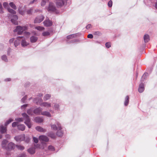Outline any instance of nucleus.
Returning a JSON list of instances; mask_svg holds the SVG:
<instances>
[{
    "mask_svg": "<svg viewBox=\"0 0 157 157\" xmlns=\"http://www.w3.org/2000/svg\"><path fill=\"white\" fill-rule=\"evenodd\" d=\"M18 11L19 14L22 15H24L25 14L26 10L25 8L22 9L21 8H20L18 9Z\"/></svg>",
    "mask_w": 157,
    "mask_h": 157,
    "instance_id": "4be33fe9",
    "label": "nucleus"
},
{
    "mask_svg": "<svg viewBox=\"0 0 157 157\" xmlns=\"http://www.w3.org/2000/svg\"><path fill=\"white\" fill-rule=\"evenodd\" d=\"M51 97L50 94H46L44 97V101H47Z\"/></svg>",
    "mask_w": 157,
    "mask_h": 157,
    "instance_id": "c756f323",
    "label": "nucleus"
},
{
    "mask_svg": "<svg viewBox=\"0 0 157 157\" xmlns=\"http://www.w3.org/2000/svg\"><path fill=\"white\" fill-rule=\"evenodd\" d=\"M25 154H22L18 156V157H25Z\"/></svg>",
    "mask_w": 157,
    "mask_h": 157,
    "instance_id": "69168bd1",
    "label": "nucleus"
},
{
    "mask_svg": "<svg viewBox=\"0 0 157 157\" xmlns=\"http://www.w3.org/2000/svg\"><path fill=\"white\" fill-rule=\"evenodd\" d=\"M7 131V128L2 125L0 126V132L2 133H4L6 132Z\"/></svg>",
    "mask_w": 157,
    "mask_h": 157,
    "instance_id": "aec40b11",
    "label": "nucleus"
},
{
    "mask_svg": "<svg viewBox=\"0 0 157 157\" xmlns=\"http://www.w3.org/2000/svg\"><path fill=\"white\" fill-rule=\"evenodd\" d=\"M91 24H88L86 26V28L87 29H88L91 27Z\"/></svg>",
    "mask_w": 157,
    "mask_h": 157,
    "instance_id": "052dcab7",
    "label": "nucleus"
},
{
    "mask_svg": "<svg viewBox=\"0 0 157 157\" xmlns=\"http://www.w3.org/2000/svg\"><path fill=\"white\" fill-rule=\"evenodd\" d=\"M129 101V97L128 96H127L125 99L124 104L125 106H127L128 105Z\"/></svg>",
    "mask_w": 157,
    "mask_h": 157,
    "instance_id": "c85d7f7f",
    "label": "nucleus"
},
{
    "mask_svg": "<svg viewBox=\"0 0 157 157\" xmlns=\"http://www.w3.org/2000/svg\"><path fill=\"white\" fill-rule=\"evenodd\" d=\"M67 0H57L56 4L58 7H61L66 3Z\"/></svg>",
    "mask_w": 157,
    "mask_h": 157,
    "instance_id": "1a4fd4ad",
    "label": "nucleus"
},
{
    "mask_svg": "<svg viewBox=\"0 0 157 157\" xmlns=\"http://www.w3.org/2000/svg\"><path fill=\"white\" fill-rule=\"evenodd\" d=\"M34 120L36 122L41 123L43 121V119L40 117H36L34 118Z\"/></svg>",
    "mask_w": 157,
    "mask_h": 157,
    "instance_id": "393cba45",
    "label": "nucleus"
},
{
    "mask_svg": "<svg viewBox=\"0 0 157 157\" xmlns=\"http://www.w3.org/2000/svg\"><path fill=\"white\" fill-rule=\"evenodd\" d=\"M48 2V0H42L41 2V5L42 6H44L47 2Z\"/></svg>",
    "mask_w": 157,
    "mask_h": 157,
    "instance_id": "7c9ffc66",
    "label": "nucleus"
},
{
    "mask_svg": "<svg viewBox=\"0 0 157 157\" xmlns=\"http://www.w3.org/2000/svg\"><path fill=\"white\" fill-rule=\"evenodd\" d=\"M41 115L49 117H52V116L50 113L48 111H45L42 112H41Z\"/></svg>",
    "mask_w": 157,
    "mask_h": 157,
    "instance_id": "dca6fc26",
    "label": "nucleus"
},
{
    "mask_svg": "<svg viewBox=\"0 0 157 157\" xmlns=\"http://www.w3.org/2000/svg\"><path fill=\"white\" fill-rule=\"evenodd\" d=\"M33 140L34 142L36 143H37L38 142V138L35 137H33Z\"/></svg>",
    "mask_w": 157,
    "mask_h": 157,
    "instance_id": "5fc2aeb1",
    "label": "nucleus"
},
{
    "mask_svg": "<svg viewBox=\"0 0 157 157\" xmlns=\"http://www.w3.org/2000/svg\"><path fill=\"white\" fill-rule=\"evenodd\" d=\"M50 126L52 130L54 131L61 130L62 128L60 124L58 121H56L54 124L51 123Z\"/></svg>",
    "mask_w": 157,
    "mask_h": 157,
    "instance_id": "f03ea898",
    "label": "nucleus"
},
{
    "mask_svg": "<svg viewBox=\"0 0 157 157\" xmlns=\"http://www.w3.org/2000/svg\"><path fill=\"white\" fill-rule=\"evenodd\" d=\"M8 143V141L4 139L2 141L1 144V146L3 149H7V146L6 145Z\"/></svg>",
    "mask_w": 157,
    "mask_h": 157,
    "instance_id": "f8f14e48",
    "label": "nucleus"
},
{
    "mask_svg": "<svg viewBox=\"0 0 157 157\" xmlns=\"http://www.w3.org/2000/svg\"><path fill=\"white\" fill-rule=\"evenodd\" d=\"M94 34L95 35L97 36H101V32L99 31H96L94 32Z\"/></svg>",
    "mask_w": 157,
    "mask_h": 157,
    "instance_id": "c03bdc74",
    "label": "nucleus"
},
{
    "mask_svg": "<svg viewBox=\"0 0 157 157\" xmlns=\"http://www.w3.org/2000/svg\"><path fill=\"white\" fill-rule=\"evenodd\" d=\"M11 17H12L11 20V22L15 25H18V22L17 20L18 18L17 16L16 15H12L11 16Z\"/></svg>",
    "mask_w": 157,
    "mask_h": 157,
    "instance_id": "423d86ee",
    "label": "nucleus"
},
{
    "mask_svg": "<svg viewBox=\"0 0 157 157\" xmlns=\"http://www.w3.org/2000/svg\"><path fill=\"white\" fill-rule=\"evenodd\" d=\"M144 41L145 43L148 42L150 40V36L148 34H145L144 37Z\"/></svg>",
    "mask_w": 157,
    "mask_h": 157,
    "instance_id": "412c9836",
    "label": "nucleus"
},
{
    "mask_svg": "<svg viewBox=\"0 0 157 157\" xmlns=\"http://www.w3.org/2000/svg\"><path fill=\"white\" fill-rule=\"evenodd\" d=\"M51 103L47 102H44L40 104L42 107H44L47 108H49L51 107Z\"/></svg>",
    "mask_w": 157,
    "mask_h": 157,
    "instance_id": "ddd939ff",
    "label": "nucleus"
},
{
    "mask_svg": "<svg viewBox=\"0 0 157 157\" xmlns=\"http://www.w3.org/2000/svg\"><path fill=\"white\" fill-rule=\"evenodd\" d=\"M11 80V79L10 78H7L5 80V81H10Z\"/></svg>",
    "mask_w": 157,
    "mask_h": 157,
    "instance_id": "338daca9",
    "label": "nucleus"
},
{
    "mask_svg": "<svg viewBox=\"0 0 157 157\" xmlns=\"http://www.w3.org/2000/svg\"><path fill=\"white\" fill-rule=\"evenodd\" d=\"M43 100L42 99L40 98H36L34 100V102H35L37 105L40 104L42 103Z\"/></svg>",
    "mask_w": 157,
    "mask_h": 157,
    "instance_id": "a211bd4d",
    "label": "nucleus"
},
{
    "mask_svg": "<svg viewBox=\"0 0 157 157\" xmlns=\"http://www.w3.org/2000/svg\"><path fill=\"white\" fill-rule=\"evenodd\" d=\"M56 134L58 136H62L63 133L61 130H58L56 132Z\"/></svg>",
    "mask_w": 157,
    "mask_h": 157,
    "instance_id": "473e14b6",
    "label": "nucleus"
},
{
    "mask_svg": "<svg viewBox=\"0 0 157 157\" xmlns=\"http://www.w3.org/2000/svg\"><path fill=\"white\" fill-rule=\"evenodd\" d=\"M23 119L22 118H17L15 119V120L18 122H21L23 121Z\"/></svg>",
    "mask_w": 157,
    "mask_h": 157,
    "instance_id": "de8ad7c7",
    "label": "nucleus"
},
{
    "mask_svg": "<svg viewBox=\"0 0 157 157\" xmlns=\"http://www.w3.org/2000/svg\"><path fill=\"white\" fill-rule=\"evenodd\" d=\"M74 36V34L69 35L67 36V38L68 39H71L73 38Z\"/></svg>",
    "mask_w": 157,
    "mask_h": 157,
    "instance_id": "6e6d98bb",
    "label": "nucleus"
},
{
    "mask_svg": "<svg viewBox=\"0 0 157 157\" xmlns=\"http://www.w3.org/2000/svg\"><path fill=\"white\" fill-rule=\"evenodd\" d=\"M26 98H27L26 96H25L21 99V101L23 103H24L25 101V100L26 99Z\"/></svg>",
    "mask_w": 157,
    "mask_h": 157,
    "instance_id": "4d7b16f0",
    "label": "nucleus"
},
{
    "mask_svg": "<svg viewBox=\"0 0 157 157\" xmlns=\"http://www.w3.org/2000/svg\"><path fill=\"white\" fill-rule=\"evenodd\" d=\"M87 37L88 38L92 39L93 38V36L91 34H89L87 36Z\"/></svg>",
    "mask_w": 157,
    "mask_h": 157,
    "instance_id": "bf43d9fd",
    "label": "nucleus"
},
{
    "mask_svg": "<svg viewBox=\"0 0 157 157\" xmlns=\"http://www.w3.org/2000/svg\"><path fill=\"white\" fill-rule=\"evenodd\" d=\"M17 127L18 129L24 131L25 130V127L24 125L21 124L17 125Z\"/></svg>",
    "mask_w": 157,
    "mask_h": 157,
    "instance_id": "5701e85b",
    "label": "nucleus"
},
{
    "mask_svg": "<svg viewBox=\"0 0 157 157\" xmlns=\"http://www.w3.org/2000/svg\"><path fill=\"white\" fill-rule=\"evenodd\" d=\"M3 6L5 8H6L8 6V4L7 2H4L3 3Z\"/></svg>",
    "mask_w": 157,
    "mask_h": 157,
    "instance_id": "09e8293b",
    "label": "nucleus"
},
{
    "mask_svg": "<svg viewBox=\"0 0 157 157\" xmlns=\"http://www.w3.org/2000/svg\"><path fill=\"white\" fill-rule=\"evenodd\" d=\"M28 27L27 26H17L16 27V29L14 30V32L17 33L18 34H21L23 31L27 29Z\"/></svg>",
    "mask_w": 157,
    "mask_h": 157,
    "instance_id": "7ed1b4c3",
    "label": "nucleus"
},
{
    "mask_svg": "<svg viewBox=\"0 0 157 157\" xmlns=\"http://www.w3.org/2000/svg\"><path fill=\"white\" fill-rule=\"evenodd\" d=\"M48 135L52 138H54L55 137V135L53 133H49L48 134Z\"/></svg>",
    "mask_w": 157,
    "mask_h": 157,
    "instance_id": "37998d69",
    "label": "nucleus"
},
{
    "mask_svg": "<svg viewBox=\"0 0 157 157\" xmlns=\"http://www.w3.org/2000/svg\"><path fill=\"white\" fill-rule=\"evenodd\" d=\"M16 147L18 149L21 150H23L25 149L24 146L20 145H16Z\"/></svg>",
    "mask_w": 157,
    "mask_h": 157,
    "instance_id": "2f4dec72",
    "label": "nucleus"
},
{
    "mask_svg": "<svg viewBox=\"0 0 157 157\" xmlns=\"http://www.w3.org/2000/svg\"><path fill=\"white\" fill-rule=\"evenodd\" d=\"M25 142L26 143H28L29 142L30 139L29 137H27L25 139Z\"/></svg>",
    "mask_w": 157,
    "mask_h": 157,
    "instance_id": "13d9d810",
    "label": "nucleus"
},
{
    "mask_svg": "<svg viewBox=\"0 0 157 157\" xmlns=\"http://www.w3.org/2000/svg\"><path fill=\"white\" fill-rule=\"evenodd\" d=\"M144 90V85L143 83H141L140 84L139 86L138 89V91L140 93L142 92Z\"/></svg>",
    "mask_w": 157,
    "mask_h": 157,
    "instance_id": "6ab92c4d",
    "label": "nucleus"
},
{
    "mask_svg": "<svg viewBox=\"0 0 157 157\" xmlns=\"http://www.w3.org/2000/svg\"><path fill=\"white\" fill-rule=\"evenodd\" d=\"M27 113L29 115H32L33 114V109L31 108L27 111Z\"/></svg>",
    "mask_w": 157,
    "mask_h": 157,
    "instance_id": "c9c22d12",
    "label": "nucleus"
},
{
    "mask_svg": "<svg viewBox=\"0 0 157 157\" xmlns=\"http://www.w3.org/2000/svg\"><path fill=\"white\" fill-rule=\"evenodd\" d=\"M25 139V135L24 134L16 136L14 137V140L17 142H21L24 140Z\"/></svg>",
    "mask_w": 157,
    "mask_h": 157,
    "instance_id": "39448f33",
    "label": "nucleus"
},
{
    "mask_svg": "<svg viewBox=\"0 0 157 157\" xmlns=\"http://www.w3.org/2000/svg\"><path fill=\"white\" fill-rule=\"evenodd\" d=\"M54 108L56 110H59V105L58 104L55 103L54 105Z\"/></svg>",
    "mask_w": 157,
    "mask_h": 157,
    "instance_id": "a19ab883",
    "label": "nucleus"
},
{
    "mask_svg": "<svg viewBox=\"0 0 157 157\" xmlns=\"http://www.w3.org/2000/svg\"><path fill=\"white\" fill-rule=\"evenodd\" d=\"M2 59L6 62L8 61V59L6 55H4L2 56Z\"/></svg>",
    "mask_w": 157,
    "mask_h": 157,
    "instance_id": "58836bf2",
    "label": "nucleus"
},
{
    "mask_svg": "<svg viewBox=\"0 0 157 157\" xmlns=\"http://www.w3.org/2000/svg\"><path fill=\"white\" fill-rule=\"evenodd\" d=\"M14 39L13 38H12L10 39L9 40V42L10 44H11L13 43V41H14Z\"/></svg>",
    "mask_w": 157,
    "mask_h": 157,
    "instance_id": "680f3d73",
    "label": "nucleus"
},
{
    "mask_svg": "<svg viewBox=\"0 0 157 157\" xmlns=\"http://www.w3.org/2000/svg\"><path fill=\"white\" fill-rule=\"evenodd\" d=\"M42 108L40 107H39L33 110V113L37 115L41 114L42 112Z\"/></svg>",
    "mask_w": 157,
    "mask_h": 157,
    "instance_id": "9b49d317",
    "label": "nucleus"
},
{
    "mask_svg": "<svg viewBox=\"0 0 157 157\" xmlns=\"http://www.w3.org/2000/svg\"><path fill=\"white\" fill-rule=\"evenodd\" d=\"M13 121V120L11 119H9V120L7 121L5 124V125L6 126H7L10 123L12 122Z\"/></svg>",
    "mask_w": 157,
    "mask_h": 157,
    "instance_id": "4c0bfd02",
    "label": "nucleus"
},
{
    "mask_svg": "<svg viewBox=\"0 0 157 157\" xmlns=\"http://www.w3.org/2000/svg\"><path fill=\"white\" fill-rule=\"evenodd\" d=\"M39 139L40 141L44 142H48L49 140L48 138L46 136L41 135L39 136Z\"/></svg>",
    "mask_w": 157,
    "mask_h": 157,
    "instance_id": "4468645a",
    "label": "nucleus"
},
{
    "mask_svg": "<svg viewBox=\"0 0 157 157\" xmlns=\"http://www.w3.org/2000/svg\"><path fill=\"white\" fill-rule=\"evenodd\" d=\"M148 74L147 73H145L142 76L141 79L142 82H144V80L147 78V76L148 75Z\"/></svg>",
    "mask_w": 157,
    "mask_h": 157,
    "instance_id": "cd10ccee",
    "label": "nucleus"
},
{
    "mask_svg": "<svg viewBox=\"0 0 157 157\" xmlns=\"http://www.w3.org/2000/svg\"><path fill=\"white\" fill-rule=\"evenodd\" d=\"M11 51L12 49L10 48H9L8 49L7 54L8 55H10V53L11 52Z\"/></svg>",
    "mask_w": 157,
    "mask_h": 157,
    "instance_id": "3c124183",
    "label": "nucleus"
},
{
    "mask_svg": "<svg viewBox=\"0 0 157 157\" xmlns=\"http://www.w3.org/2000/svg\"><path fill=\"white\" fill-rule=\"evenodd\" d=\"M155 7L156 9H157V0L156 1V2L155 3Z\"/></svg>",
    "mask_w": 157,
    "mask_h": 157,
    "instance_id": "774afa93",
    "label": "nucleus"
},
{
    "mask_svg": "<svg viewBox=\"0 0 157 157\" xmlns=\"http://www.w3.org/2000/svg\"><path fill=\"white\" fill-rule=\"evenodd\" d=\"M37 1V0H33L32 1H31L30 2V4H32L34 3L35 2H36Z\"/></svg>",
    "mask_w": 157,
    "mask_h": 157,
    "instance_id": "e2e57ef3",
    "label": "nucleus"
},
{
    "mask_svg": "<svg viewBox=\"0 0 157 157\" xmlns=\"http://www.w3.org/2000/svg\"><path fill=\"white\" fill-rule=\"evenodd\" d=\"M21 36L17 37L16 40L14 41V45L15 47H17L18 45H19L20 43V39Z\"/></svg>",
    "mask_w": 157,
    "mask_h": 157,
    "instance_id": "2eb2a0df",
    "label": "nucleus"
},
{
    "mask_svg": "<svg viewBox=\"0 0 157 157\" xmlns=\"http://www.w3.org/2000/svg\"><path fill=\"white\" fill-rule=\"evenodd\" d=\"M5 137L8 140L10 139L11 138V136L8 134H6L5 136Z\"/></svg>",
    "mask_w": 157,
    "mask_h": 157,
    "instance_id": "603ef678",
    "label": "nucleus"
},
{
    "mask_svg": "<svg viewBox=\"0 0 157 157\" xmlns=\"http://www.w3.org/2000/svg\"><path fill=\"white\" fill-rule=\"evenodd\" d=\"M44 17L43 15H41L37 16L34 20V23H40L44 19Z\"/></svg>",
    "mask_w": 157,
    "mask_h": 157,
    "instance_id": "9d476101",
    "label": "nucleus"
},
{
    "mask_svg": "<svg viewBox=\"0 0 157 157\" xmlns=\"http://www.w3.org/2000/svg\"><path fill=\"white\" fill-rule=\"evenodd\" d=\"M25 121V124L30 128L31 127L32 124L31 122V120L29 117L26 113H23L22 114Z\"/></svg>",
    "mask_w": 157,
    "mask_h": 157,
    "instance_id": "f257e3e1",
    "label": "nucleus"
},
{
    "mask_svg": "<svg viewBox=\"0 0 157 157\" xmlns=\"http://www.w3.org/2000/svg\"><path fill=\"white\" fill-rule=\"evenodd\" d=\"M50 33L48 31H45L42 33V35L43 36H46L49 35Z\"/></svg>",
    "mask_w": 157,
    "mask_h": 157,
    "instance_id": "e433bc0d",
    "label": "nucleus"
},
{
    "mask_svg": "<svg viewBox=\"0 0 157 157\" xmlns=\"http://www.w3.org/2000/svg\"><path fill=\"white\" fill-rule=\"evenodd\" d=\"M8 11L10 13L15 14L16 13V11L14 10L10 9V8H8Z\"/></svg>",
    "mask_w": 157,
    "mask_h": 157,
    "instance_id": "72a5a7b5",
    "label": "nucleus"
},
{
    "mask_svg": "<svg viewBox=\"0 0 157 157\" xmlns=\"http://www.w3.org/2000/svg\"><path fill=\"white\" fill-rule=\"evenodd\" d=\"M48 149L49 150L51 151H54L55 150L54 147L52 145H50L48 146Z\"/></svg>",
    "mask_w": 157,
    "mask_h": 157,
    "instance_id": "79ce46f5",
    "label": "nucleus"
},
{
    "mask_svg": "<svg viewBox=\"0 0 157 157\" xmlns=\"http://www.w3.org/2000/svg\"><path fill=\"white\" fill-rule=\"evenodd\" d=\"M36 129L37 131L40 132H46V129L39 126L36 127Z\"/></svg>",
    "mask_w": 157,
    "mask_h": 157,
    "instance_id": "b1692460",
    "label": "nucleus"
},
{
    "mask_svg": "<svg viewBox=\"0 0 157 157\" xmlns=\"http://www.w3.org/2000/svg\"><path fill=\"white\" fill-rule=\"evenodd\" d=\"M108 5L109 7H111L112 5V2L111 0L109 1L108 3Z\"/></svg>",
    "mask_w": 157,
    "mask_h": 157,
    "instance_id": "864d4df0",
    "label": "nucleus"
},
{
    "mask_svg": "<svg viewBox=\"0 0 157 157\" xmlns=\"http://www.w3.org/2000/svg\"><path fill=\"white\" fill-rule=\"evenodd\" d=\"M37 39V37L34 36H33L30 38V41L32 43H35L36 42Z\"/></svg>",
    "mask_w": 157,
    "mask_h": 157,
    "instance_id": "a878e982",
    "label": "nucleus"
},
{
    "mask_svg": "<svg viewBox=\"0 0 157 157\" xmlns=\"http://www.w3.org/2000/svg\"><path fill=\"white\" fill-rule=\"evenodd\" d=\"M35 28L37 29L38 30L41 31L44 29V28L43 27L38 26L35 27Z\"/></svg>",
    "mask_w": 157,
    "mask_h": 157,
    "instance_id": "ea45409f",
    "label": "nucleus"
},
{
    "mask_svg": "<svg viewBox=\"0 0 157 157\" xmlns=\"http://www.w3.org/2000/svg\"><path fill=\"white\" fill-rule=\"evenodd\" d=\"M10 6L14 10L17 9V7L15 5L13 2H10L9 4Z\"/></svg>",
    "mask_w": 157,
    "mask_h": 157,
    "instance_id": "f704fd0d",
    "label": "nucleus"
},
{
    "mask_svg": "<svg viewBox=\"0 0 157 157\" xmlns=\"http://www.w3.org/2000/svg\"><path fill=\"white\" fill-rule=\"evenodd\" d=\"M18 122H15L12 123V127H16V126H17L18 125Z\"/></svg>",
    "mask_w": 157,
    "mask_h": 157,
    "instance_id": "a18cd8bd",
    "label": "nucleus"
},
{
    "mask_svg": "<svg viewBox=\"0 0 157 157\" xmlns=\"http://www.w3.org/2000/svg\"><path fill=\"white\" fill-rule=\"evenodd\" d=\"M20 39L21 45L23 47H25L27 46L29 44V43L27 42L25 38L23 36H21Z\"/></svg>",
    "mask_w": 157,
    "mask_h": 157,
    "instance_id": "0eeeda50",
    "label": "nucleus"
},
{
    "mask_svg": "<svg viewBox=\"0 0 157 157\" xmlns=\"http://www.w3.org/2000/svg\"><path fill=\"white\" fill-rule=\"evenodd\" d=\"M46 8L47 9L48 12H56V7L54 4L52 2H50L48 7H46Z\"/></svg>",
    "mask_w": 157,
    "mask_h": 157,
    "instance_id": "20e7f679",
    "label": "nucleus"
},
{
    "mask_svg": "<svg viewBox=\"0 0 157 157\" xmlns=\"http://www.w3.org/2000/svg\"><path fill=\"white\" fill-rule=\"evenodd\" d=\"M27 106V104L24 105H23L21 106V108L22 109H23L25 108V107H26Z\"/></svg>",
    "mask_w": 157,
    "mask_h": 157,
    "instance_id": "0e129e2a",
    "label": "nucleus"
},
{
    "mask_svg": "<svg viewBox=\"0 0 157 157\" xmlns=\"http://www.w3.org/2000/svg\"><path fill=\"white\" fill-rule=\"evenodd\" d=\"M33 9H30L29 10H28L27 11V14L30 15L32 14V12Z\"/></svg>",
    "mask_w": 157,
    "mask_h": 157,
    "instance_id": "49530a36",
    "label": "nucleus"
},
{
    "mask_svg": "<svg viewBox=\"0 0 157 157\" xmlns=\"http://www.w3.org/2000/svg\"><path fill=\"white\" fill-rule=\"evenodd\" d=\"M16 145L14 143L10 142L9 143L7 146V150H14Z\"/></svg>",
    "mask_w": 157,
    "mask_h": 157,
    "instance_id": "6e6552de",
    "label": "nucleus"
},
{
    "mask_svg": "<svg viewBox=\"0 0 157 157\" xmlns=\"http://www.w3.org/2000/svg\"><path fill=\"white\" fill-rule=\"evenodd\" d=\"M105 46L107 48H109L111 47L110 44L109 42L106 43L105 44Z\"/></svg>",
    "mask_w": 157,
    "mask_h": 157,
    "instance_id": "8fccbe9b",
    "label": "nucleus"
},
{
    "mask_svg": "<svg viewBox=\"0 0 157 157\" xmlns=\"http://www.w3.org/2000/svg\"><path fill=\"white\" fill-rule=\"evenodd\" d=\"M28 152L31 154H33L35 153V149L34 148H31L28 150Z\"/></svg>",
    "mask_w": 157,
    "mask_h": 157,
    "instance_id": "bb28decb",
    "label": "nucleus"
},
{
    "mask_svg": "<svg viewBox=\"0 0 157 157\" xmlns=\"http://www.w3.org/2000/svg\"><path fill=\"white\" fill-rule=\"evenodd\" d=\"M44 26H50L52 25V23L49 20H46L44 22Z\"/></svg>",
    "mask_w": 157,
    "mask_h": 157,
    "instance_id": "f3484780",
    "label": "nucleus"
}]
</instances>
